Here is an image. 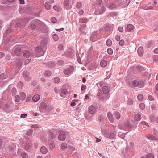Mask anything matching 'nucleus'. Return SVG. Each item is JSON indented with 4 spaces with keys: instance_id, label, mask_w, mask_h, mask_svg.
Instances as JSON below:
<instances>
[{
    "instance_id": "nucleus-1",
    "label": "nucleus",
    "mask_w": 158,
    "mask_h": 158,
    "mask_svg": "<svg viewBox=\"0 0 158 158\" xmlns=\"http://www.w3.org/2000/svg\"><path fill=\"white\" fill-rule=\"evenodd\" d=\"M39 108L40 112H43L50 111L52 110L51 107L44 102H41L40 104Z\"/></svg>"
},
{
    "instance_id": "nucleus-2",
    "label": "nucleus",
    "mask_w": 158,
    "mask_h": 158,
    "mask_svg": "<svg viewBox=\"0 0 158 158\" xmlns=\"http://www.w3.org/2000/svg\"><path fill=\"white\" fill-rule=\"evenodd\" d=\"M132 86L136 87L139 86L141 88L143 87L144 85V83L142 81H138L135 80L133 81L131 83Z\"/></svg>"
},
{
    "instance_id": "nucleus-3",
    "label": "nucleus",
    "mask_w": 158,
    "mask_h": 158,
    "mask_svg": "<svg viewBox=\"0 0 158 158\" xmlns=\"http://www.w3.org/2000/svg\"><path fill=\"white\" fill-rule=\"evenodd\" d=\"M26 95L24 92H21L19 96L18 95L15 96V101L16 102H19L20 100H23L26 98Z\"/></svg>"
},
{
    "instance_id": "nucleus-4",
    "label": "nucleus",
    "mask_w": 158,
    "mask_h": 158,
    "mask_svg": "<svg viewBox=\"0 0 158 158\" xmlns=\"http://www.w3.org/2000/svg\"><path fill=\"white\" fill-rule=\"evenodd\" d=\"M13 50L14 51L12 52V54L13 55H19L21 54L22 52L21 48L19 47H14Z\"/></svg>"
},
{
    "instance_id": "nucleus-5",
    "label": "nucleus",
    "mask_w": 158,
    "mask_h": 158,
    "mask_svg": "<svg viewBox=\"0 0 158 158\" xmlns=\"http://www.w3.org/2000/svg\"><path fill=\"white\" fill-rule=\"evenodd\" d=\"M15 145L14 143H10L8 144L6 146V149H8L10 152L13 153L15 149Z\"/></svg>"
},
{
    "instance_id": "nucleus-6",
    "label": "nucleus",
    "mask_w": 158,
    "mask_h": 158,
    "mask_svg": "<svg viewBox=\"0 0 158 158\" xmlns=\"http://www.w3.org/2000/svg\"><path fill=\"white\" fill-rule=\"evenodd\" d=\"M74 68L72 66H70L67 68L64 69V73L66 75L70 74L73 71Z\"/></svg>"
},
{
    "instance_id": "nucleus-7",
    "label": "nucleus",
    "mask_w": 158,
    "mask_h": 158,
    "mask_svg": "<svg viewBox=\"0 0 158 158\" xmlns=\"http://www.w3.org/2000/svg\"><path fill=\"white\" fill-rule=\"evenodd\" d=\"M66 132L64 131L60 132L58 135V138L61 141H63L65 140L66 139Z\"/></svg>"
},
{
    "instance_id": "nucleus-8",
    "label": "nucleus",
    "mask_w": 158,
    "mask_h": 158,
    "mask_svg": "<svg viewBox=\"0 0 158 158\" xmlns=\"http://www.w3.org/2000/svg\"><path fill=\"white\" fill-rule=\"evenodd\" d=\"M35 50L38 55V56H42L44 53V50L40 47H38L36 48Z\"/></svg>"
},
{
    "instance_id": "nucleus-9",
    "label": "nucleus",
    "mask_w": 158,
    "mask_h": 158,
    "mask_svg": "<svg viewBox=\"0 0 158 158\" xmlns=\"http://www.w3.org/2000/svg\"><path fill=\"white\" fill-rule=\"evenodd\" d=\"M89 112L90 114H93L96 112V108L92 105L90 106L89 107Z\"/></svg>"
},
{
    "instance_id": "nucleus-10",
    "label": "nucleus",
    "mask_w": 158,
    "mask_h": 158,
    "mask_svg": "<svg viewBox=\"0 0 158 158\" xmlns=\"http://www.w3.org/2000/svg\"><path fill=\"white\" fill-rule=\"evenodd\" d=\"M135 29L134 26L131 24L128 25L127 27L126 31L127 32L133 31Z\"/></svg>"
},
{
    "instance_id": "nucleus-11",
    "label": "nucleus",
    "mask_w": 158,
    "mask_h": 158,
    "mask_svg": "<svg viewBox=\"0 0 158 158\" xmlns=\"http://www.w3.org/2000/svg\"><path fill=\"white\" fill-rule=\"evenodd\" d=\"M107 115L109 121L112 123H113L114 121V119L112 114L111 112H109L107 113Z\"/></svg>"
},
{
    "instance_id": "nucleus-12",
    "label": "nucleus",
    "mask_w": 158,
    "mask_h": 158,
    "mask_svg": "<svg viewBox=\"0 0 158 158\" xmlns=\"http://www.w3.org/2000/svg\"><path fill=\"white\" fill-rule=\"evenodd\" d=\"M49 146L51 150H52L54 148V143L52 139H50L49 140Z\"/></svg>"
},
{
    "instance_id": "nucleus-13",
    "label": "nucleus",
    "mask_w": 158,
    "mask_h": 158,
    "mask_svg": "<svg viewBox=\"0 0 158 158\" xmlns=\"http://www.w3.org/2000/svg\"><path fill=\"white\" fill-rule=\"evenodd\" d=\"M29 20V19H25L24 21H23V22L21 21L19 23H17L16 24L15 26L16 27H21L22 25H23L24 24H25L26 22V21H28Z\"/></svg>"
},
{
    "instance_id": "nucleus-14",
    "label": "nucleus",
    "mask_w": 158,
    "mask_h": 158,
    "mask_svg": "<svg viewBox=\"0 0 158 158\" xmlns=\"http://www.w3.org/2000/svg\"><path fill=\"white\" fill-rule=\"evenodd\" d=\"M23 146L24 147V148L26 150H28L31 147V143L28 141L26 142Z\"/></svg>"
},
{
    "instance_id": "nucleus-15",
    "label": "nucleus",
    "mask_w": 158,
    "mask_h": 158,
    "mask_svg": "<svg viewBox=\"0 0 158 158\" xmlns=\"http://www.w3.org/2000/svg\"><path fill=\"white\" fill-rule=\"evenodd\" d=\"M109 88L107 86H104L102 88V91L105 94H107L109 92Z\"/></svg>"
},
{
    "instance_id": "nucleus-16",
    "label": "nucleus",
    "mask_w": 158,
    "mask_h": 158,
    "mask_svg": "<svg viewBox=\"0 0 158 158\" xmlns=\"http://www.w3.org/2000/svg\"><path fill=\"white\" fill-rule=\"evenodd\" d=\"M23 77L27 81H28L30 79V77H29V74L26 71L23 72Z\"/></svg>"
},
{
    "instance_id": "nucleus-17",
    "label": "nucleus",
    "mask_w": 158,
    "mask_h": 158,
    "mask_svg": "<svg viewBox=\"0 0 158 158\" xmlns=\"http://www.w3.org/2000/svg\"><path fill=\"white\" fill-rule=\"evenodd\" d=\"M68 94V92L67 89H63L61 90L60 93V95L62 97H64V95H67Z\"/></svg>"
},
{
    "instance_id": "nucleus-18",
    "label": "nucleus",
    "mask_w": 158,
    "mask_h": 158,
    "mask_svg": "<svg viewBox=\"0 0 158 158\" xmlns=\"http://www.w3.org/2000/svg\"><path fill=\"white\" fill-rule=\"evenodd\" d=\"M41 152L44 154H46L47 153L48 150L47 148L45 146H42L40 149Z\"/></svg>"
},
{
    "instance_id": "nucleus-19",
    "label": "nucleus",
    "mask_w": 158,
    "mask_h": 158,
    "mask_svg": "<svg viewBox=\"0 0 158 158\" xmlns=\"http://www.w3.org/2000/svg\"><path fill=\"white\" fill-rule=\"evenodd\" d=\"M31 55V52L28 51L26 50L23 52V55L25 57H28Z\"/></svg>"
},
{
    "instance_id": "nucleus-20",
    "label": "nucleus",
    "mask_w": 158,
    "mask_h": 158,
    "mask_svg": "<svg viewBox=\"0 0 158 158\" xmlns=\"http://www.w3.org/2000/svg\"><path fill=\"white\" fill-rule=\"evenodd\" d=\"M57 135V134L56 132L51 131L50 133V136L51 138V139H52L56 138Z\"/></svg>"
},
{
    "instance_id": "nucleus-21",
    "label": "nucleus",
    "mask_w": 158,
    "mask_h": 158,
    "mask_svg": "<svg viewBox=\"0 0 158 158\" xmlns=\"http://www.w3.org/2000/svg\"><path fill=\"white\" fill-rule=\"evenodd\" d=\"M46 43L45 41H42L40 43V46L39 47H40L41 48L44 50L46 48Z\"/></svg>"
},
{
    "instance_id": "nucleus-22",
    "label": "nucleus",
    "mask_w": 158,
    "mask_h": 158,
    "mask_svg": "<svg viewBox=\"0 0 158 158\" xmlns=\"http://www.w3.org/2000/svg\"><path fill=\"white\" fill-rule=\"evenodd\" d=\"M40 98V97L38 94L34 95L32 98V100L35 102H37Z\"/></svg>"
},
{
    "instance_id": "nucleus-23",
    "label": "nucleus",
    "mask_w": 158,
    "mask_h": 158,
    "mask_svg": "<svg viewBox=\"0 0 158 158\" xmlns=\"http://www.w3.org/2000/svg\"><path fill=\"white\" fill-rule=\"evenodd\" d=\"M138 52L139 56H141L143 55V49L142 47H140L138 48Z\"/></svg>"
},
{
    "instance_id": "nucleus-24",
    "label": "nucleus",
    "mask_w": 158,
    "mask_h": 158,
    "mask_svg": "<svg viewBox=\"0 0 158 158\" xmlns=\"http://www.w3.org/2000/svg\"><path fill=\"white\" fill-rule=\"evenodd\" d=\"M141 115L139 114H136L134 116L135 120L136 121H139L141 119Z\"/></svg>"
},
{
    "instance_id": "nucleus-25",
    "label": "nucleus",
    "mask_w": 158,
    "mask_h": 158,
    "mask_svg": "<svg viewBox=\"0 0 158 158\" xmlns=\"http://www.w3.org/2000/svg\"><path fill=\"white\" fill-rule=\"evenodd\" d=\"M23 61V60L22 59H18L16 62V65L17 66L19 67H21L22 65Z\"/></svg>"
},
{
    "instance_id": "nucleus-26",
    "label": "nucleus",
    "mask_w": 158,
    "mask_h": 158,
    "mask_svg": "<svg viewBox=\"0 0 158 158\" xmlns=\"http://www.w3.org/2000/svg\"><path fill=\"white\" fill-rule=\"evenodd\" d=\"M70 2L69 0H65L64 2V5L67 8H70L69 7Z\"/></svg>"
},
{
    "instance_id": "nucleus-27",
    "label": "nucleus",
    "mask_w": 158,
    "mask_h": 158,
    "mask_svg": "<svg viewBox=\"0 0 158 158\" xmlns=\"http://www.w3.org/2000/svg\"><path fill=\"white\" fill-rule=\"evenodd\" d=\"M107 63L106 61L105 60H102L101 61L100 63V65L101 67H102L104 68L106 67L107 65Z\"/></svg>"
},
{
    "instance_id": "nucleus-28",
    "label": "nucleus",
    "mask_w": 158,
    "mask_h": 158,
    "mask_svg": "<svg viewBox=\"0 0 158 158\" xmlns=\"http://www.w3.org/2000/svg\"><path fill=\"white\" fill-rule=\"evenodd\" d=\"M7 76V73H4L0 75V78L2 79H4L6 78Z\"/></svg>"
},
{
    "instance_id": "nucleus-29",
    "label": "nucleus",
    "mask_w": 158,
    "mask_h": 158,
    "mask_svg": "<svg viewBox=\"0 0 158 158\" xmlns=\"http://www.w3.org/2000/svg\"><path fill=\"white\" fill-rule=\"evenodd\" d=\"M51 5L50 4V2H47L45 5V8L48 10L50 9L51 8Z\"/></svg>"
},
{
    "instance_id": "nucleus-30",
    "label": "nucleus",
    "mask_w": 158,
    "mask_h": 158,
    "mask_svg": "<svg viewBox=\"0 0 158 158\" xmlns=\"http://www.w3.org/2000/svg\"><path fill=\"white\" fill-rule=\"evenodd\" d=\"M33 134V131L32 129H29L26 133V134L29 136H31Z\"/></svg>"
},
{
    "instance_id": "nucleus-31",
    "label": "nucleus",
    "mask_w": 158,
    "mask_h": 158,
    "mask_svg": "<svg viewBox=\"0 0 158 158\" xmlns=\"http://www.w3.org/2000/svg\"><path fill=\"white\" fill-rule=\"evenodd\" d=\"M47 64L48 67L49 68H52L55 66V64L52 62H49L47 63Z\"/></svg>"
},
{
    "instance_id": "nucleus-32",
    "label": "nucleus",
    "mask_w": 158,
    "mask_h": 158,
    "mask_svg": "<svg viewBox=\"0 0 158 158\" xmlns=\"http://www.w3.org/2000/svg\"><path fill=\"white\" fill-rule=\"evenodd\" d=\"M141 124L143 125V127L148 128L150 127L148 124L145 121H143L141 122Z\"/></svg>"
},
{
    "instance_id": "nucleus-33",
    "label": "nucleus",
    "mask_w": 158,
    "mask_h": 158,
    "mask_svg": "<svg viewBox=\"0 0 158 158\" xmlns=\"http://www.w3.org/2000/svg\"><path fill=\"white\" fill-rule=\"evenodd\" d=\"M114 114L116 118L117 119H119L120 118V113L117 111H115L114 113Z\"/></svg>"
},
{
    "instance_id": "nucleus-34",
    "label": "nucleus",
    "mask_w": 158,
    "mask_h": 158,
    "mask_svg": "<svg viewBox=\"0 0 158 158\" xmlns=\"http://www.w3.org/2000/svg\"><path fill=\"white\" fill-rule=\"evenodd\" d=\"M52 73L49 71H46L44 73V75L46 77H49L51 75Z\"/></svg>"
},
{
    "instance_id": "nucleus-35",
    "label": "nucleus",
    "mask_w": 158,
    "mask_h": 158,
    "mask_svg": "<svg viewBox=\"0 0 158 158\" xmlns=\"http://www.w3.org/2000/svg\"><path fill=\"white\" fill-rule=\"evenodd\" d=\"M53 8L54 9L55 11H60V7L58 5H54L53 6Z\"/></svg>"
},
{
    "instance_id": "nucleus-36",
    "label": "nucleus",
    "mask_w": 158,
    "mask_h": 158,
    "mask_svg": "<svg viewBox=\"0 0 158 158\" xmlns=\"http://www.w3.org/2000/svg\"><path fill=\"white\" fill-rule=\"evenodd\" d=\"M116 5H115L113 3H110L108 5V7L109 9H111L113 8H115Z\"/></svg>"
},
{
    "instance_id": "nucleus-37",
    "label": "nucleus",
    "mask_w": 158,
    "mask_h": 158,
    "mask_svg": "<svg viewBox=\"0 0 158 158\" xmlns=\"http://www.w3.org/2000/svg\"><path fill=\"white\" fill-rule=\"evenodd\" d=\"M52 38L53 40L56 41H57L59 39V37L58 35L56 34H54L52 35Z\"/></svg>"
},
{
    "instance_id": "nucleus-38",
    "label": "nucleus",
    "mask_w": 158,
    "mask_h": 158,
    "mask_svg": "<svg viewBox=\"0 0 158 158\" xmlns=\"http://www.w3.org/2000/svg\"><path fill=\"white\" fill-rule=\"evenodd\" d=\"M137 98L139 101H141L143 99V95L142 94H139L137 96Z\"/></svg>"
},
{
    "instance_id": "nucleus-39",
    "label": "nucleus",
    "mask_w": 158,
    "mask_h": 158,
    "mask_svg": "<svg viewBox=\"0 0 158 158\" xmlns=\"http://www.w3.org/2000/svg\"><path fill=\"white\" fill-rule=\"evenodd\" d=\"M106 97L105 96L104 94H101L100 95L99 94V100H104L106 99Z\"/></svg>"
},
{
    "instance_id": "nucleus-40",
    "label": "nucleus",
    "mask_w": 158,
    "mask_h": 158,
    "mask_svg": "<svg viewBox=\"0 0 158 158\" xmlns=\"http://www.w3.org/2000/svg\"><path fill=\"white\" fill-rule=\"evenodd\" d=\"M106 44L108 46H110L112 44V41L110 40H108L106 42Z\"/></svg>"
},
{
    "instance_id": "nucleus-41",
    "label": "nucleus",
    "mask_w": 158,
    "mask_h": 158,
    "mask_svg": "<svg viewBox=\"0 0 158 158\" xmlns=\"http://www.w3.org/2000/svg\"><path fill=\"white\" fill-rule=\"evenodd\" d=\"M87 21V19L86 18H82L80 19V22L81 23H86Z\"/></svg>"
},
{
    "instance_id": "nucleus-42",
    "label": "nucleus",
    "mask_w": 158,
    "mask_h": 158,
    "mask_svg": "<svg viewBox=\"0 0 158 158\" xmlns=\"http://www.w3.org/2000/svg\"><path fill=\"white\" fill-rule=\"evenodd\" d=\"M3 139V137H2L0 138V149H2L3 148V143L2 141Z\"/></svg>"
},
{
    "instance_id": "nucleus-43",
    "label": "nucleus",
    "mask_w": 158,
    "mask_h": 158,
    "mask_svg": "<svg viewBox=\"0 0 158 158\" xmlns=\"http://www.w3.org/2000/svg\"><path fill=\"white\" fill-rule=\"evenodd\" d=\"M147 138L151 140H153L154 139V136L151 135H148L147 136Z\"/></svg>"
},
{
    "instance_id": "nucleus-44",
    "label": "nucleus",
    "mask_w": 158,
    "mask_h": 158,
    "mask_svg": "<svg viewBox=\"0 0 158 158\" xmlns=\"http://www.w3.org/2000/svg\"><path fill=\"white\" fill-rule=\"evenodd\" d=\"M21 155L23 158H27V154L23 152L21 153Z\"/></svg>"
},
{
    "instance_id": "nucleus-45",
    "label": "nucleus",
    "mask_w": 158,
    "mask_h": 158,
    "mask_svg": "<svg viewBox=\"0 0 158 158\" xmlns=\"http://www.w3.org/2000/svg\"><path fill=\"white\" fill-rule=\"evenodd\" d=\"M147 158H154V156L152 153H149L146 156Z\"/></svg>"
},
{
    "instance_id": "nucleus-46",
    "label": "nucleus",
    "mask_w": 158,
    "mask_h": 158,
    "mask_svg": "<svg viewBox=\"0 0 158 158\" xmlns=\"http://www.w3.org/2000/svg\"><path fill=\"white\" fill-rule=\"evenodd\" d=\"M67 147V145L66 143H62L61 145V148L63 149H65Z\"/></svg>"
},
{
    "instance_id": "nucleus-47",
    "label": "nucleus",
    "mask_w": 158,
    "mask_h": 158,
    "mask_svg": "<svg viewBox=\"0 0 158 158\" xmlns=\"http://www.w3.org/2000/svg\"><path fill=\"white\" fill-rule=\"evenodd\" d=\"M12 94L13 96L15 95L16 94V90L15 88H13L11 90Z\"/></svg>"
},
{
    "instance_id": "nucleus-48",
    "label": "nucleus",
    "mask_w": 158,
    "mask_h": 158,
    "mask_svg": "<svg viewBox=\"0 0 158 158\" xmlns=\"http://www.w3.org/2000/svg\"><path fill=\"white\" fill-rule=\"evenodd\" d=\"M60 81V79L58 77H55L54 79V81L55 83H58Z\"/></svg>"
},
{
    "instance_id": "nucleus-49",
    "label": "nucleus",
    "mask_w": 158,
    "mask_h": 158,
    "mask_svg": "<svg viewBox=\"0 0 158 158\" xmlns=\"http://www.w3.org/2000/svg\"><path fill=\"white\" fill-rule=\"evenodd\" d=\"M139 107L142 110H143L145 108V105L144 103H142L139 104Z\"/></svg>"
},
{
    "instance_id": "nucleus-50",
    "label": "nucleus",
    "mask_w": 158,
    "mask_h": 158,
    "mask_svg": "<svg viewBox=\"0 0 158 158\" xmlns=\"http://www.w3.org/2000/svg\"><path fill=\"white\" fill-rule=\"evenodd\" d=\"M23 83L21 81L19 82L18 84V86L19 88H22V87L23 86Z\"/></svg>"
},
{
    "instance_id": "nucleus-51",
    "label": "nucleus",
    "mask_w": 158,
    "mask_h": 158,
    "mask_svg": "<svg viewBox=\"0 0 158 158\" xmlns=\"http://www.w3.org/2000/svg\"><path fill=\"white\" fill-rule=\"evenodd\" d=\"M107 52L110 55H111L113 53V51L111 48L108 49Z\"/></svg>"
},
{
    "instance_id": "nucleus-52",
    "label": "nucleus",
    "mask_w": 158,
    "mask_h": 158,
    "mask_svg": "<svg viewBox=\"0 0 158 158\" xmlns=\"http://www.w3.org/2000/svg\"><path fill=\"white\" fill-rule=\"evenodd\" d=\"M127 104L130 105H132L133 104V100L131 99H129L127 101Z\"/></svg>"
},
{
    "instance_id": "nucleus-53",
    "label": "nucleus",
    "mask_w": 158,
    "mask_h": 158,
    "mask_svg": "<svg viewBox=\"0 0 158 158\" xmlns=\"http://www.w3.org/2000/svg\"><path fill=\"white\" fill-rule=\"evenodd\" d=\"M58 48L60 50H62L63 49V46L61 44H60L58 45Z\"/></svg>"
},
{
    "instance_id": "nucleus-54",
    "label": "nucleus",
    "mask_w": 158,
    "mask_h": 158,
    "mask_svg": "<svg viewBox=\"0 0 158 158\" xmlns=\"http://www.w3.org/2000/svg\"><path fill=\"white\" fill-rule=\"evenodd\" d=\"M77 7V8H81L82 6V4L80 2H78L76 5Z\"/></svg>"
},
{
    "instance_id": "nucleus-55",
    "label": "nucleus",
    "mask_w": 158,
    "mask_h": 158,
    "mask_svg": "<svg viewBox=\"0 0 158 158\" xmlns=\"http://www.w3.org/2000/svg\"><path fill=\"white\" fill-rule=\"evenodd\" d=\"M57 19L55 17H53L51 19V21L53 23H56L57 22Z\"/></svg>"
},
{
    "instance_id": "nucleus-56",
    "label": "nucleus",
    "mask_w": 158,
    "mask_h": 158,
    "mask_svg": "<svg viewBox=\"0 0 158 158\" xmlns=\"http://www.w3.org/2000/svg\"><path fill=\"white\" fill-rule=\"evenodd\" d=\"M31 60V59H28L26 60L24 62L25 64H27L29 62H30Z\"/></svg>"
},
{
    "instance_id": "nucleus-57",
    "label": "nucleus",
    "mask_w": 158,
    "mask_h": 158,
    "mask_svg": "<svg viewBox=\"0 0 158 158\" xmlns=\"http://www.w3.org/2000/svg\"><path fill=\"white\" fill-rule=\"evenodd\" d=\"M41 141L43 142H44L45 141L46 139V138L44 136H41L40 138Z\"/></svg>"
},
{
    "instance_id": "nucleus-58",
    "label": "nucleus",
    "mask_w": 158,
    "mask_h": 158,
    "mask_svg": "<svg viewBox=\"0 0 158 158\" xmlns=\"http://www.w3.org/2000/svg\"><path fill=\"white\" fill-rule=\"evenodd\" d=\"M86 88V86L84 84H82V85L81 90L82 91H84L85 89Z\"/></svg>"
},
{
    "instance_id": "nucleus-59",
    "label": "nucleus",
    "mask_w": 158,
    "mask_h": 158,
    "mask_svg": "<svg viewBox=\"0 0 158 158\" xmlns=\"http://www.w3.org/2000/svg\"><path fill=\"white\" fill-rule=\"evenodd\" d=\"M57 64L59 65H61L63 64V62L62 60H60L58 61Z\"/></svg>"
},
{
    "instance_id": "nucleus-60",
    "label": "nucleus",
    "mask_w": 158,
    "mask_h": 158,
    "mask_svg": "<svg viewBox=\"0 0 158 158\" xmlns=\"http://www.w3.org/2000/svg\"><path fill=\"white\" fill-rule=\"evenodd\" d=\"M27 114H21L20 117L21 118H25L27 117Z\"/></svg>"
},
{
    "instance_id": "nucleus-61",
    "label": "nucleus",
    "mask_w": 158,
    "mask_h": 158,
    "mask_svg": "<svg viewBox=\"0 0 158 158\" xmlns=\"http://www.w3.org/2000/svg\"><path fill=\"white\" fill-rule=\"evenodd\" d=\"M124 44V41L123 40H121L119 41V44L121 46H123Z\"/></svg>"
},
{
    "instance_id": "nucleus-62",
    "label": "nucleus",
    "mask_w": 158,
    "mask_h": 158,
    "mask_svg": "<svg viewBox=\"0 0 158 158\" xmlns=\"http://www.w3.org/2000/svg\"><path fill=\"white\" fill-rule=\"evenodd\" d=\"M153 132L154 134L158 135V129H154Z\"/></svg>"
},
{
    "instance_id": "nucleus-63",
    "label": "nucleus",
    "mask_w": 158,
    "mask_h": 158,
    "mask_svg": "<svg viewBox=\"0 0 158 158\" xmlns=\"http://www.w3.org/2000/svg\"><path fill=\"white\" fill-rule=\"evenodd\" d=\"M31 127L32 128H36L39 127V126L37 124H34L31 126Z\"/></svg>"
},
{
    "instance_id": "nucleus-64",
    "label": "nucleus",
    "mask_w": 158,
    "mask_h": 158,
    "mask_svg": "<svg viewBox=\"0 0 158 158\" xmlns=\"http://www.w3.org/2000/svg\"><path fill=\"white\" fill-rule=\"evenodd\" d=\"M84 13V11L82 9H80L79 11V14L81 15H82Z\"/></svg>"
}]
</instances>
